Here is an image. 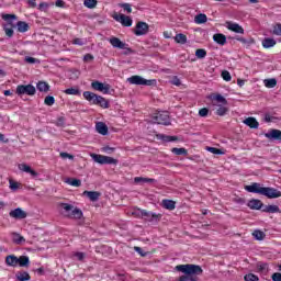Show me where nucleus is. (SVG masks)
<instances>
[{
    "label": "nucleus",
    "instance_id": "1",
    "mask_svg": "<svg viewBox=\"0 0 281 281\" xmlns=\"http://www.w3.org/2000/svg\"><path fill=\"white\" fill-rule=\"evenodd\" d=\"M176 269L177 271L184 273L179 278V281H198L199 278H196V276H201V273H203V268H201V266L192 263L179 265Z\"/></svg>",
    "mask_w": 281,
    "mask_h": 281
},
{
    "label": "nucleus",
    "instance_id": "2",
    "mask_svg": "<svg viewBox=\"0 0 281 281\" xmlns=\"http://www.w3.org/2000/svg\"><path fill=\"white\" fill-rule=\"evenodd\" d=\"M210 99L213 101V106H218L216 115H220V117L227 115V99H225V97L222 94H212Z\"/></svg>",
    "mask_w": 281,
    "mask_h": 281
},
{
    "label": "nucleus",
    "instance_id": "3",
    "mask_svg": "<svg viewBox=\"0 0 281 281\" xmlns=\"http://www.w3.org/2000/svg\"><path fill=\"white\" fill-rule=\"evenodd\" d=\"M83 98L90 102V104H95L97 106H101V109H109L110 106L109 101L105 100L104 97L98 95L91 91H85Z\"/></svg>",
    "mask_w": 281,
    "mask_h": 281
},
{
    "label": "nucleus",
    "instance_id": "4",
    "mask_svg": "<svg viewBox=\"0 0 281 281\" xmlns=\"http://www.w3.org/2000/svg\"><path fill=\"white\" fill-rule=\"evenodd\" d=\"M1 19H3V21L7 22V24H4V27H3L7 36H9V37L14 36V30L12 29V27H14V24H12V23H13V21H16V15L2 13Z\"/></svg>",
    "mask_w": 281,
    "mask_h": 281
},
{
    "label": "nucleus",
    "instance_id": "5",
    "mask_svg": "<svg viewBox=\"0 0 281 281\" xmlns=\"http://www.w3.org/2000/svg\"><path fill=\"white\" fill-rule=\"evenodd\" d=\"M60 207L66 212V216H68V218H82V211L80 209L74 207V205L67 203H61Z\"/></svg>",
    "mask_w": 281,
    "mask_h": 281
},
{
    "label": "nucleus",
    "instance_id": "6",
    "mask_svg": "<svg viewBox=\"0 0 281 281\" xmlns=\"http://www.w3.org/2000/svg\"><path fill=\"white\" fill-rule=\"evenodd\" d=\"M91 159H93V161H95V164H100L101 166L104 165H116L117 164V159L111 157V156H104V155H100V154H90Z\"/></svg>",
    "mask_w": 281,
    "mask_h": 281
},
{
    "label": "nucleus",
    "instance_id": "7",
    "mask_svg": "<svg viewBox=\"0 0 281 281\" xmlns=\"http://www.w3.org/2000/svg\"><path fill=\"white\" fill-rule=\"evenodd\" d=\"M127 82H130V85H137V86H143V87H153V85H155V82H157L155 79H145L142 76H137L134 75L130 78H127Z\"/></svg>",
    "mask_w": 281,
    "mask_h": 281
},
{
    "label": "nucleus",
    "instance_id": "8",
    "mask_svg": "<svg viewBox=\"0 0 281 281\" xmlns=\"http://www.w3.org/2000/svg\"><path fill=\"white\" fill-rule=\"evenodd\" d=\"M16 94L18 95H35L36 88L32 85H20L16 87Z\"/></svg>",
    "mask_w": 281,
    "mask_h": 281
},
{
    "label": "nucleus",
    "instance_id": "9",
    "mask_svg": "<svg viewBox=\"0 0 281 281\" xmlns=\"http://www.w3.org/2000/svg\"><path fill=\"white\" fill-rule=\"evenodd\" d=\"M153 122L154 124H162L164 126H169L170 114H168V112H158Z\"/></svg>",
    "mask_w": 281,
    "mask_h": 281
},
{
    "label": "nucleus",
    "instance_id": "10",
    "mask_svg": "<svg viewBox=\"0 0 281 281\" xmlns=\"http://www.w3.org/2000/svg\"><path fill=\"white\" fill-rule=\"evenodd\" d=\"M261 194L267 199H280L281 191L276 188L263 187Z\"/></svg>",
    "mask_w": 281,
    "mask_h": 281
},
{
    "label": "nucleus",
    "instance_id": "11",
    "mask_svg": "<svg viewBox=\"0 0 281 281\" xmlns=\"http://www.w3.org/2000/svg\"><path fill=\"white\" fill-rule=\"evenodd\" d=\"M91 87L94 91H100L101 93H104V95H108L111 91V85L102 83L100 81H92Z\"/></svg>",
    "mask_w": 281,
    "mask_h": 281
},
{
    "label": "nucleus",
    "instance_id": "12",
    "mask_svg": "<svg viewBox=\"0 0 281 281\" xmlns=\"http://www.w3.org/2000/svg\"><path fill=\"white\" fill-rule=\"evenodd\" d=\"M114 21H117V23H121V25H123V27H131V25H133V19H131V16L128 15H124V14H115L113 16Z\"/></svg>",
    "mask_w": 281,
    "mask_h": 281
},
{
    "label": "nucleus",
    "instance_id": "13",
    "mask_svg": "<svg viewBox=\"0 0 281 281\" xmlns=\"http://www.w3.org/2000/svg\"><path fill=\"white\" fill-rule=\"evenodd\" d=\"M133 214H135L136 216H140L142 218H145V221H155V218H157V214L148 212L146 210L138 209L135 212H133Z\"/></svg>",
    "mask_w": 281,
    "mask_h": 281
},
{
    "label": "nucleus",
    "instance_id": "14",
    "mask_svg": "<svg viewBox=\"0 0 281 281\" xmlns=\"http://www.w3.org/2000/svg\"><path fill=\"white\" fill-rule=\"evenodd\" d=\"M134 34L135 36H146L148 34V24L146 22H138Z\"/></svg>",
    "mask_w": 281,
    "mask_h": 281
},
{
    "label": "nucleus",
    "instance_id": "15",
    "mask_svg": "<svg viewBox=\"0 0 281 281\" xmlns=\"http://www.w3.org/2000/svg\"><path fill=\"white\" fill-rule=\"evenodd\" d=\"M265 187H261L260 183L254 182L250 186L245 187L246 192H251L252 194H262V190Z\"/></svg>",
    "mask_w": 281,
    "mask_h": 281
},
{
    "label": "nucleus",
    "instance_id": "16",
    "mask_svg": "<svg viewBox=\"0 0 281 281\" xmlns=\"http://www.w3.org/2000/svg\"><path fill=\"white\" fill-rule=\"evenodd\" d=\"M226 27L231 32H235V34H245V29H243V26H240L238 23L226 22Z\"/></svg>",
    "mask_w": 281,
    "mask_h": 281
},
{
    "label": "nucleus",
    "instance_id": "17",
    "mask_svg": "<svg viewBox=\"0 0 281 281\" xmlns=\"http://www.w3.org/2000/svg\"><path fill=\"white\" fill-rule=\"evenodd\" d=\"M9 216H11V218H27V213H25V211H22L21 207L14 209L12 211H10Z\"/></svg>",
    "mask_w": 281,
    "mask_h": 281
},
{
    "label": "nucleus",
    "instance_id": "18",
    "mask_svg": "<svg viewBox=\"0 0 281 281\" xmlns=\"http://www.w3.org/2000/svg\"><path fill=\"white\" fill-rule=\"evenodd\" d=\"M4 262H5L7 267L16 268V267H19V257H16L14 255H9L5 257Z\"/></svg>",
    "mask_w": 281,
    "mask_h": 281
},
{
    "label": "nucleus",
    "instance_id": "19",
    "mask_svg": "<svg viewBox=\"0 0 281 281\" xmlns=\"http://www.w3.org/2000/svg\"><path fill=\"white\" fill-rule=\"evenodd\" d=\"M19 170H21L22 172H26L27 175H31V177H38V172L34 171L32 169V167H30L29 165L25 164H20L18 166Z\"/></svg>",
    "mask_w": 281,
    "mask_h": 281
},
{
    "label": "nucleus",
    "instance_id": "20",
    "mask_svg": "<svg viewBox=\"0 0 281 281\" xmlns=\"http://www.w3.org/2000/svg\"><path fill=\"white\" fill-rule=\"evenodd\" d=\"M95 131L100 135H109V126H106V123L104 122H98L95 124Z\"/></svg>",
    "mask_w": 281,
    "mask_h": 281
},
{
    "label": "nucleus",
    "instance_id": "21",
    "mask_svg": "<svg viewBox=\"0 0 281 281\" xmlns=\"http://www.w3.org/2000/svg\"><path fill=\"white\" fill-rule=\"evenodd\" d=\"M262 212H266L267 214H278L280 213V206L276 204L265 205Z\"/></svg>",
    "mask_w": 281,
    "mask_h": 281
},
{
    "label": "nucleus",
    "instance_id": "22",
    "mask_svg": "<svg viewBox=\"0 0 281 281\" xmlns=\"http://www.w3.org/2000/svg\"><path fill=\"white\" fill-rule=\"evenodd\" d=\"M267 139H281V131L280 130H270L265 134Z\"/></svg>",
    "mask_w": 281,
    "mask_h": 281
},
{
    "label": "nucleus",
    "instance_id": "23",
    "mask_svg": "<svg viewBox=\"0 0 281 281\" xmlns=\"http://www.w3.org/2000/svg\"><path fill=\"white\" fill-rule=\"evenodd\" d=\"M109 43L114 47V49H122L126 43L122 42L119 37H111Z\"/></svg>",
    "mask_w": 281,
    "mask_h": 281
},
{
    "label": "nucleus",
    "instance_id": "24",
    "mask_svg": "<svg viewBox=\"0 0 281 281\" xmlns=\"http://www.w3.org/2000/svg\"><path fill=\"white\" fill-rule=\"evenodd\" d=\"M213 41L217 45H225L227 43V37L223 33H216L213 35Z\"/></svg>",
    "mask_w": 281,
    "mask_h": 281
},
{
    "label": "nucleus",
    "instance_id": "25",
    "mask_svg": "<svg viewBox=\"0 0 281 281\" xmlns=\"http://www.w3.org/2000/svg\"><path fill=\"white\" fill-rule=\"evenodd\" d=\"M248 207L250 210H262V207H265V206L262 204V201H260V200H250L248 202Z\"/></svg>",
    "mask_w": 281,
    "mask_h": 281
},
{
    "label": "nucleus",
    "instance_id": "26",
    "mask_svg": "<svg viewBox=\"0 0 281 281\" xmlns=\"http://www.w3.org/2000/svg\"><path fill=\"white\" fill-rule=\"evenodd\" d=\"M276 40L271 38V37H267L262 41V47L265 49H271V47H276Z\"/></svg>",
    "mask_w": 281,
    "mask_h": 281
},
{
    "label": "nucleus",
    "instance_id": "27",
    "mask_svg": "<svg viewBox=\"0 0 281 281\" xmlns=\"http://www.w3.org/2000/svg\"><path fill=\"white\" fill-rule=\"evenodd\" d=\"M244 124H246V126H249V128H258V126H260L258 121L256 119H254V117H247L244 121Z\"/></svg>",
    "mask_w": 281,
    "mask_h": 281
},
{
    "label": "nucleus",
    "instance_id": "28",
    "mask_svg": "<svg viewBox=\"0 0 281 281\" xmlns=\"http://www.w3.org/2000/svg\"><path fill=\"white\" fill-rule=\"evenodd\" d=\"M83 195L88 196L90 201H98V199H100V192L98 191H85Z\"/></svg>",
    "mask_w": 281,
    "mask_h": 281
},
{
    "label": "nucleus",
    "instance_id": "29",
    "mask_svg": "<svg viewBox=\"0 0 281 281\" xmlns=\"http://www.w3.org/2000/svg\"><path fill=\"white\" fill-rule=\"evenodd\" d=\"M36 89L43 93H47V91H49V83L45 81H38L36 83Z\"/></svg>",
    "mask_w": 281,
    "mask_h": 281
},
{
    "label": "nucleus",
    "instance_id": "30",
    "mask_svg": "<svg viewBox=\"0 0 281 281\" xmlns=\"http://www.w3.org/2000/svg\"><path fill=\"white\" fill-rule=\"evenodd\" d=\"M18 267H30V257L21 256L18 258Z\"/></svg>",
    "mask_w": 281,
    "mask_h": 281
},
{
    "label": "nucleus",
    "instance_id": "31",
    "mask_svg": "<svg viewBox=\"0 0 281 281\" xmlns=\"http://www.w3.org/2000/svg\"><path fill=\"white\" fill-rule=\"evenodd\" d=\"M12 240L15 245H23V243H25V237L21 236L19 233H13Z\"/></svg>",
    "mask_w": 281,
    "mask_h": 281
},
{
    "label": "nucleus",
    "instance_id": "32",
    "mask_svg": "<svg viewBox=\"0 0 281 281\" xmlns=\"http://www.w3.org/2000/svg\"><path fill=\"white\" fill-rule=\"evenodd\" d=\"M175 41L180 45H186L188 43V36H186L183 33H179L175 36Z\"/></svg>",
    "mask_w": 281,
    "mask_h": 281
},
{
    "label": "nucleus",
    "instance_id": "33",
    "mask_svg": "<svg viewBox=\"0 0 281 281\" xmlns=\"http://www.w3.org/2000/svg\"><path fill=\"white\" fill-rule=\"evenodd\" d=\"M194 23H196L198 25H201L203 23H207V15H205L203 13H200V14L195 15Z\"/></svg>",
    "mask_w": 281,
    "mask_h": 281
},
{
    "label": "nucleus",
    "instance_id": "34",
    "mask_svg": "<svg viewBox=\"0 0 281 281\" xmlns=\"http://www.w3.org/2000/svg\"><path fill=\"white\" fill-rule=\"evenodd\" d=\"M18 32L24 33L30 30V25L26 22L19 21L18 24Z\"/></svg>",
    "mask_w": 281,
    "mask_h": 281
},
{
    "label": "nucleus",
    "instance_id": "35",
    "mask_svg": "<svg viewBox=\"0 0 281 281\" xmlns=\"http://www.w3.org/2000/svg\"><path fill=\"white\" fill-rule=\"evenodd\" d=\"M157 139H161V142H166V143L177 142V137L168 136V135H164V134H158Z\"/></svg>",
    "mask_w": 281,
    "mask_h": 281
},
{
    "label": "nucleus",
    "instance_id": "36",
    "mask_svg": "<svg viewBox=\"0 0 281 281\" xmlns=\"http://www.w3.org/2000/svg\"><path fill=\"white\" fill-rule=\"evenodd\" d=\"M134 183H155V179L136 177L134 178Z\"/></svg>",
    "mask_w": 281,
    "mask_h": 281
},
{
    "label": "nucleus",
    "instance_id": "37",
    "mask_svg": "<svg viewBox=\"0 0 281 281\" xmlns=\"http://www.w3.org/2000/svg\"><path fill=\"white\" fill-rule=\"evenodd\" d=\"M16 280L19 281H30L31 277L29 272H18L15 276Z\"/></svg>",
    "mask_w": 281,
    "mask_h": 281
},
{
    "label": "nucleus",
    "instance_id": "38",
    "mask_svg": "<svg viewBox=\"0 0 281 281\" xmlns=\"http://www.w3.org/2000/svg\"><path fill=\"white\" fill-rule=\"evenodd\" d=\"M263 85L265 87H267V89H273L278 85V80H276L274 78L266 79L263 80Z\"/></svg>",
    "mask_w": 281,
    "mask_h": 281
},
{
    "label": "nucleus",
    "instance_id": "39",
    "mask_svg": "<svg viewBox=\"0 0 281 281\" xmlns=\"http://www.w3.org/2000/svg\"><path fill=\"white\" fill-rule=\"evenodd\" d=\"M162 206L165 207V210H175L176 204H175V201L172 200H164Z\"/></svg>",
    "mask_w": 281,
    "mask_h": 281
},
{
    "label": "nucleus",
    "instance_id": "40",
    "mask_svg": "<svg viewBox=\"0 0 281 281\" xmlns=\"http://www.w3.org/2000/svg\"><path fill=\"white\" fill-rule=\"evenodd\" d=\"M64 93H66V95H80V89H78L77 87L68 88L64 91Z\"/></svg>",
    "mask_w": 281,
    "mask_h": 281
},
{
    "label": "nucleus",
    "instance_id": "41",
    "mask_svg": "<svg viewBox=\"0 0 281 281\" xmlns=\"http://www.w3.org/2000/svg\"><path fill=\"white\" fill-rule=\"evenodd\" d=\"M85 8H89V10H93L95 5H98V0H83Z\"/></svg>",
    "mask_w": 281,
    "mask_h": 281
},
{
    "label": "nucleus",
    "instance_id": "42",
    "mask_svg": "<svg viewBox=\"0 0 281 281\" xmlns=\"http://www.w3.org/2000/svg\"><path fill=\"white\" fill-rule=\"evenodd\" d=\"M206 150L209 153H212V155H225V151L223 149L216 147H206Z\"/></svg>",
    "mask_w": 281,
    "mask_h": 281
},
{
    "label": "nucleus",
    "instance_id": "43",
    "mask_svg": "<svg viewBox=\"0 0 281 281\" xmlns=\"http://www.w3.org/2000/svg\"><path fill=\"white\" fill-rule=\"evenodd\" d=\"M252 236H254V238H256V240H265L266 235H265V232L256 229L252 233Z\"/></svg>",
    "mask_w": 281,
    "mask_h": 281
},
{
    "label": "nucleus",
    "instance_id": "44",
    "mask_svg": "<svg viewBox=\"0 0 281 281\" xmlns=\"http://www.w3.org/2000/svg\"><path fill=\"white\" fill-rule=\"evenodd\" d=\"M44 104H46V106H54V104H56V99H54L53 95H47L44 99Z\"/></svg>",
    "mask_w": 281,
    "mask_h": 281
},
{
    "label": "nucleus",
    "instance_id": "45",
    "mask_svg": "<svg viewBox=\"0 0 281 281\" xmlns=\"http://www.w3.org/2000/svg\"><path fill=\"white\" fill-rule=\"evenodd\" d=\"M66 183H68V186H72L74 188H80V186H82V182L78 179H68Z\"/></svg>",
    "mask_w": 281,
    "mask_h": 281
},
{
    "label": "nucleus",
    "instance_id": "46",
    "mask_svg": "<svg viewBox=\"0 0 281 281\" xmlns=\"http://www.w3.org/2000/svg\"><path fill=\"white\" fill-rule=\"evenodd\" d=\"M196 58L203 59L207 56V52L203 48H199L195 50Z\"/></svg>",
    "mask_w": 281,
    "mask_h": 281
},
{
    "label": "nucleus",
    "instance_id": "47",
    "mask_svg": "<svg viewBox=\"0 0 281 281\" xmlns=\"http://www.w3.org/2000/svg\"><path fill=\"white\" fill-rule=\"evenodd\" d=\"M272 34H274V36H281V24L277 23L272 26Z\"/></svg>",
    "mask_w": 281,
    "mask_h": 281
},
{
    "label": "nucleus",
    "instance_id": "48",
    "mask_svg": "<svg viewBox=\"0 0 281 281\" xmlns=\"http://www.w3.org/2000/svg\"><path fill=\"white\" fill-rule=\"evenodd\" d=\"M171 153H173V155H188V150L186 148H172Z\"/></svg>",
    "mask_w": 281,
    "mask_h": 281
},
{
    "label": "nucleus",
    "instance_id": "49",
    "mask_svg": "<svg viewBox=\"0 0 281 281\" xmlns=\"http://www.w3.org/2000/svg\"><path fill=\"white\" fill-rule=\"evenodd\" d=\"M9 188H10V190H12L13 192H16V190L20 188V184H19V182H16V181L10 179V180H9Z\"/></svg>",
    "mask_w": 281,
    "mask_h": 281
},
{
    "label": "nucleus",
    "instance_id": "50",
    "mask_svg": "<svg viewBox=\"0 0 281 281\" xmlns=\"http://www.w3.org/2000/svg\"><path fill=\"white\" fill-rule=\"evenodd\" d=\"M244 280H245V281H258V280H260V279L258 278V276H256V274H254V273H248V274H246V276L244 277Z\"/></svg>",
    "mask_w": 281,
    "mask_h": 281
},
{
    "label": "nucleus",
    "instance_id": "51",
    "mask_svg": "<svg viewBox=\"0 0 281 281\" xmlns=\"http://www.w3.org/2000/svg\"><path fill=\"white\" fill-rule=\"evenodd\" d=\"M222 78H223V80H225V82L232 81V75L227 70L222 71Z\"/></svg>",
    "mask_w": 281,
    "mask_h": 281
},
{
    "label": "nucleus",
    "instance_id": "52",
    "mask_svg": "<svg viewBox=\"0 0 281 281\" xmlns=\"http://www.w3.org/2000/svg\"><path fill=\"white\" fill-rule=\"evenodd\" d=\"M236 41H238L239 43H243L244 45H251V44H254V40L252 38L247 40V38H244V37H236Z\"/></svg>",
    "mask_w": 281,
    "mask_h": 281
},
{
    "label": "nucleus",
    "instance_id": "53",
    "mask_svg": "<svg viewBox=\"0 0 281 281\" xmlns=\"http://www.w3.org/2000/svg\"><path fill=\"white\" fill-rule=\"evenodd\" d=\"M121 49H123V54L124 56H131V54H133L132 48L128 47V44H124V47H122Z\"/></svg>",
    "mask_w": 281,
    "mask_h": 281
},
{
    "label": "nucleus",
    "instance_id": "54",
    "mask_svg": "<svg viewBox=\"0 0 281 281\" xmlns=\"http://www.w3.org/2000/svg\"><path fill=\"white\" fill-rule=\"evenodd\" d=\"M120 8H123V10L125 12H127L128 14H131V12H133V8H131V4L130 3H121L120 4Z\"/></svg>",
    "mask_w": 281,
    "mask_h": 281
},
{
    "label": "nucleus",
    "instance_id": "55",
    "mask_svg": "<svg viewBox=\"0 0 281 281\" xmlns=\"http://www.w3.org/2000/svg\"><path fill=\"white\" fill-rule=\"evenodd\" d=\"M209 113H210V110L207 108H203L199 110L200 117H207Z\"/></svg>",
    "mask_w": 281,
    "mask_h": 281
},
{
    "label": "nucleus",
    "instance_id": "56",
    "mask_svg": "<svg viewBox=\"0 0 281 281\" xmlns=\"http://www.w3.org/2000/svg\"><path fill=\"white\" fill-rule=\"evenodd\" d=\"M276 121H278V117H276V116H273V115H271V114H266L265 115V122H276Z\"/></svg>",
    "mask_w": 281,
    "mask_h": 281
},
{
    "label": "nucleus",
    "instance_id": "57",
    "mask_svg": "<svg viewBox=\"0 0 281 281\" xmlns=\"http://www.w3.org/2000/svg\"><path fill=\"white\" fill-rule=\"evenodd\" d=\"M171 85H175V87H181V79H179V77H173L172 79H171Z\"/></svg>",
    "mask_w": 281,
    "mask_h": 281
},
{
    "label": "nucleus",
    "instance_id": "58",
    "mask_svg": "<svg viewBox=\"0 0 281 281\" xmlns=\"http://www.w3.org/2000/svg\"><path fill=\"white\" fill-rule=\"evenodd\" d=\"M72 45L82 46V45H85V40L77 37V38L72 40Z\"/></svg>",
    "mask_w": 281,
    "mask_h": 281
},
{
    "label": "nucleus",
    "instance_id": "59",
    "mask_svg": "<svg viewBox=\"0 0 281 281\" xmlns=\"http://www.w3.org/2000/svg\"><path fill=\"white\" fill-rule=\"evenodd\" d=\"M56 126H65V117L59 116L56 121Z\"/></svg>",
    "mask_w": 281,
    "mask_h": 281
},
{
    "label": "nucleus",
    "instance_id": "60",
    "mask_svg": "<svg viewBox=\"0 0 281 281\" xmlns=\"http://www.w3.org/2000/svg\"><path fill=\"white\" fill-rule=\"evenodd\" d=\"M258 269H259V271H265V272H267V271H269V266H268L267 263H260V265L258 266Z\"/></svg>",
    "mask_w": 281,
    "mask_h": 281
},
{
    "label": "nucleus",
    "instance_id": "61",
    "mask_svg": "<svg viewBox=\"0 0 281 281\" xmlns=\"http://www.w3.org/2000/svg\"><path fill=\"white\" fill-rule=\"evenodd\" d=\"M60 157H61V159H74V155H70L65 151L60 153Z\"/></svg>",
    "mask_w": 281,
    "mask_h": 281
},
{
    "label": "nucleus",
    "instance_id": "62",
    "mask_svg": "<svg viewBox=\"0 0 281 281\" xmlns=\"http://www.w3.org/2000/svg\"><path fill=\"white\" fill-rule=\"evenodd\" d=\"M24 60H25V63H29L30 65H34L37 61V59L34 57H25Z\"/></svg>",
    "mask_w": 281,
    "mask_h": 281
},
{
    "label": "nucleus",
    "instance_id": "63",
    "mask_svg": "<svg viewBox=\"0 0 281 281\" xmlns=\"http://www.w3.org/2000/svg\"><path fill=\"white\" fill-rule=\"evenodd\" d=\"M272 281H281V273L280 272H274L272 274Z\"/></svg>",
    "mask_w": 281,
    "mask_h": 281
},
{
    "label": "nucleus",
    "instance_id": "64",
    "mask_svg": "<svg viewBox=\"0 0 281 281\" xmlns=\"http://www.w3.org/2000/svg\"><path fill=\"white\" fill-rule=\"evenodd\" d=\"M74 256L77 260H85V252H75Z\"/></svg>",
    "mask_w": 281,
    "mask_h": 281
}]
</instances>
